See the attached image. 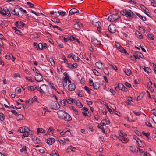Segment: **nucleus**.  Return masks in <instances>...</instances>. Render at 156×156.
<instances>
[{"instance_id":"864d4df0","label":"nucleus","mask_w":156,"mask_h":156,"mask_svg":"<svg viewBox=\"0 0 156 156\" xmlns=\"http://www.w3.org/2000/svg\"><path fill=\"white\" fill-rule=\"evenodd\" d=\"M27 4L30 7V8H33L34 6V5L33 4L29 2H27Z\"/></svg>"},{"instance_id":"0e129e2a","label":"nucleus","mask_w":156,"mask_h":156,"mask_svg":"<svg viewBox=\"0 0 156 156\" xmlns=\"http://www.w3.org/2000/svg\"><path fill=\"white\" fill-rule=\"evenodd\" d=\"M125 85L126 87H128L129 88H130L131 87V85L127 82H125Z\"/></svg>"},{"instance_id":"7ed1b4c3","label":"nucleus","mask_w":156,"mask_h":156,"mask_svg":"<svg viewBox=\"0 0 156 156\" xmlns=\"http://www.w3.org/2000/svg\"><path fill=\"white\" fill-rule=\"evenodd\" d=\"M40 89L41 90L43 91V93L45 94H48L49 93V91L48 90V87L46 84H43L40 87Z\"/></svg>"},{"instance_id":"393cba45","label":"nucleus","mask_w":156,"mask_h":156,"mask_svg":"<svg viewBox=\"0 0 156 156\" xmlns=\"http://www.w3.org/2000/svg\"><path fill=\"white\" fill-rule=\"evenodd\" d=\"M37 131L38 133H44L45 132V131L44 129L41 128H37Z\"/></svg>"},{"instance_id":"e433bc0d","label":"nucleus","mask_w":156,"mask_h":156,"mask_svg":"<svg viewBox=\"0 0 156 156\" xmlns=\"http://www.w3.org/2000/svg\"><path fill=\"white\" fill-rule=\"evenodd\" d=\"M138 145L140 147H144V143H143L140 140L139 142L138 143Z\"/></svg>"},{"instance_id":"69168bd1","label":"nucleus","mask_w":156,"mask_h":156,"mask_svg":"<svg viewBox=\"0 0 156 156\" xmlns=\"http://www.w3.org/2000/svg\"><path fill=\"white\" fill-rule=\"evenodd\" d=\"M24 131V129H23V127H20L18 129V131L21 133H23Z\"/></svg>"},{"instance_id":"de8ad7c7","label":"nucleus","mask_w":156,"mask_h":156,"mask_svg":"<svg viewBox=\"0 0 156 156\" xmlns=\"http://www.w3.org/2000/svg\"><path fill=\"white\" fill-rule=\"evenodd\" d=\"M21 90L20 88L17 87L16 89V92L18 94L21 93Z\"/></svg>"},{"instance_id":"9d476101","label":"nucleus","mask_w":156,"mask_h":156,"mask_svg":"<svg viewBox=\"0 0 156 156\" xmlns=\"http://www.w3.org/2000/svg\"><path fill=\"white\" fill-rule=\"evenodd\" d=\"M15 25L18 28L21 29L24 26L25 24L21 21H16Z\"/></svg>"},{"instance_id":"b1692460","label":"nucleus","mask_w":156,"mask_h":156,"mask_svg":"<svg viewBox=\"0 0 156 156\" xmlns=\"http://www.w3.org/2000/svg\"><path fill=\"white\" fill-rule=\"evenodd\" d=\"M136 34L138 36H137L138 38L139 39H143V36L138 31H136Z\"/></svg>"},{"instance_id":"4468645a","label":"nucleus","mask_w":156,"mask_h":156,"mask_svg":"<svg viewBox=\"0 0 156 156\" xmlns=\"http://www.w3.org/2000/svg\"><path fill=\"white\" fill-rule=\"evenodd\" d=\"M79 12V11L77 9L74 8L71 9L69 12L70 15H73L75 13H78Z\"/></svg>"},{"instance_id":"c85d7f7f","label":"nucleus","mask_w":156,"mask_h":156,"mask_svg":"<svg viewBox=\"0 0 156 156\" xmlns=\"http://www.w3.org/2000/svg\"><path fill=\"white\" fill-rule=\"evenodd\" d=\"M48 61L50 62L52 66H54L55 65V62L53 60V59L51 58H50L49 59H48Z\"/></svg>"},{"instance_id":"20e7f679","label":"nucleus","mask_w":156,"mask_h":156,"mask_svg":"<svg viewBox=\"0 0 156 156\" xmlns=\"http://www.w3.org/2000/svg\"><path fill=\"white\" fill-rule=\"evenodd\" d=\"M116 26L113 24H110L108 27V29L110 32L114 33L116 31Z\"/></svg>"},{"instance_id":"3c124183","label":"nucleus","mask_w":156,"mask_h":156,"mask_svg":"<svg viewBox=\"0 0 156 156\" xmlns=\"http://www.w3.org/2000/svg\"><path fill=\"white\" fill-rule=\"evenodd\" d=\"M133 112L134 114L138 116H140L141 113V112H136L135 111H133Z\"/></svg>"},{"instance_id":"338daca9","label":"nucleus","mask_w":156,"mask_h":156,"mask_svg":"<svg viewBox=\"0 0 156 156\" xmlns=\"http://www.w3.org/2000/svg\"><path fill=\"white\" fill-rule=\"evenodd\" d=\"M66 66L70 69H72V64L69 63H66Z\"/></svg>"},{"instance_id":"0eeeda50","label":"nucleus","mask_w":156,"mask_h":156,"mask_svg":"<svg viewBox=\"0 0 156 156\" xmlns=\"http://www.w3.org/2000/svg\"><path fill=\"white\" fill-rule=\"evenodd\" d=\"M123 14L125 15L127 17H130L132 16V14L133 15V13L131 10H125L123 11Z\"/></svg>"},{"instance_id":"bf43d9fd","label":"nucleus","mask_w":156,"mask_h":156,"mask_svg":"<svg viewBox=\"0 0 156 156\" xmlns=\"http://www.w3.org/2000/svg\"><path fill=\"white\" fill-rule=\"evenodd\" d=\"M5 15H7L9 17H10L11 16V14L9 10H8L7 12L6 11V12H5Z\"/></svg>"},{"instance_id":"c9c22d12","label":"nucleus","mask_w":156,"mask_h":156,"mask_svg":"<svg viewBox=\"0 0 156 156\" xmlns=\"http://www.w3.org/2000/svg\"><path fill=\"white\" fill-rule=\"evenodd\" d=\"M140 6L143 10L145 12H147V10H148L147 9L144 5H140Z\"/></svg>"},{"instance_id":"a18cd8bd","label":"nucleus","mask_w":156,"mask_h":156,"mask_svg":"<svg viewBox=\"0 0 156 156\" xmlns=\"http://www.w3.org/2000/svg\"><path fill=\"white\" fill-rule=\"evenodd\" d=\"M27 151V149H26V147L25 146H23V147L22 148V149H21L20 150V151L22 153L23 152V151Z\"/></svg>"},{"instance_id":"2f4dec72","label":"nucleus","mask_w":156,"mask_h":156,"mask_svg":"<svg viewBox=\"0 0 156 156\" xmlns=\"http://www.w3.org/2000/svg\"><path fill=\"white\" fill-rule=\"evenodd\" d=\"M72 59L75 61H79L80 60V59L77 56L74 55L72 57Z\"/></svg>"},{"instance_id":"4c0bfd02","label":"nucleus","mask_w":156,"mask_h":156,"mask_svg":"<svg viewBox=\"0 0 156 156\" xmlns=\"http://www.w3.org/2000/svg\"><path fill=\"white\" fill-rule=\"evenodd\" d=\"M130 151L133 153H134L136 151V149L135 146H131L130 147Z\"/></svg>"},{"instance_id":"72a5a7b5","label":"nucleus","mask_w":156,"mask_h":156,"mask_svg":"<svg viewBox=\"0 0 156 156\" xmlns=\"http://www.w3.org/2000/svg\"><path fill=\"white\" fill-rule=\"evenodd\" d=\"M76 149V148L75 147H73L72 146H69L67 149V150L70 149L71 151L75 152V150Z\"/></svg>"},{"instance_id":"5701e85b","label":"nucleus","mask_w":156,"mask_h":156,"mask_svg":"<svg viewBox=\"0 0 156 156\" xmlns=\"http://www.w3.org/2000/svg\"><path fill=\"white\" fill-rule=\"evenodd\" d=\"M37 88V87L36 86H29L28 87V90H30L31 91H34Z\"/></svg>"},{"instance_id":"412c9836","label":"nucleus","mask_w":156,"mask_h":156,"mask_svg":"<svg viewBox=\"0 0 156 156\" xmlns=\"http://www.w3.org/2000/svg\"><path fill=\"white\" fill-rule=\"evenodd\" d=\"M142 67L143 69H144L145 72H147L148 73H150L151 71V70L149 67H146L144 66H141V68Z\"/></svg>"},{"instance_id":"ea45409f","label":"nucleus","mask_w":156,"mask_h":156,"mask_svg":"<svg viewBox=\"0 0 156 156\" xmlns=\"http://www.w3.org/2000/svg\"><path fill=\"white\" fill-rule=\"evenodd\" d=\"M152 85V83L151 81H149L147 83V86L148 88H151V86Z\"/></svg>"},{"instance_id":"5fc2aeb1","label":"nucleus","mask_w":156,"mask_h":156,"mask_svg":"<svg viewBox=\"0 0 156 156\" xmlns=\"http://www.w3.org/2000/svg\"><path fill=\"white\" fill-rule=\"evenodd\" d=\"M58 12L59 13L58 16H59L60 15L61 16H65V12L63 11H61L60 12H59V11H58Z\"/></svg>"},{"instance_id":"052dcab7","label":"nucleus","mask_w":156,"mask_h":156,"mask_svg":"<svg viewBox=\"0 0 156 156\" xmlns=\"http://www.w3.org/2000/svg\"><path fill=\"white\" fill-rule=\"evenodd\" d=\"M84 89L89 94L90 93V91L89 90L87 86H85L84 87Z\"/></svg>"},{"instance_id":"2eb2a0df","label":"nucleus","mask_w":156,"mask_h":156,"mask_svg":"<svg viewBox=\"0 0 156 156\" xmlns=\"http://www.w3.org/2000/svg\"><path fill=\"white\" fill-rule=\"evenodd\" d=\"M43 76L41 74L37 75L36 77L35 78V80L37 82H40L43 80Z\"/></svg>"},{"instance_id":"423d86ee","label":"nucleus","mask_w":156,"mask_h":156,"mask_svg":"<svg viewBox=\"0 0 156 156\" xmlns=\"http://www.w3.org/2000/svg\"><path fill=\"white\" fill-rule=\"evenodd\" d=\"M95 65L98 69H104L105 67L104 64L101 62H97L95 64Z\"/></svg>"},{"instance_id":"6e6552de","label":"nucleus","mask_w":156,"mask_h":156,"mask_svg":"<svg viewBox=\"0 0 156 156\" xmlns=\"http://www.w3.org/2000/svg\"><path fill=\"white\" fill-rule=\"evenodd\" d=\"M66 113L67 112L63 110H59L57 112L59 117L62 119L63 118L64 116L66 114Z\"/></svg>"},{"instance_id":"f3484780","label":"nucleus","mask_w":156,"mask_h":156,"mask_svg":"<svg viewBox=\"0 0 156 156\" xmlns=\"http://www.w3.org/2000/svg\"><path fill=\"white\" fill-rule=\"evenodd\" d=\"M119 50L121 52L125 53L126 55H128L129 54L127 53L126 50L122 46L119 48Z\"/></svg>"},{"instance_id":"cd10ccee","label":"nucleus","mask_w":156,"mask_h":156,"mask_svg":"<svg viewBox=\"0 0 156 156\" xmlns=\"http://www.w3.org/2000/svg\"><path fill=\"white\" fill-rule=\"evenodd\" d=\"M76 105L80 108H81L83 107V105L79 101V100L76 101Z\"/></svg>"},{"instance_id":"37998d69","label":"nucleus","mask_w":156,"mask_h":156,"mask_svg":"<svg viewBox=\"0 0 156 156\" xmlns=\"http://www.w3.org/2000/svg\"><path fill=\"white\" fill-rule=\"evenodd\" d=\"M118 87H119V89L122 90L124 86L122 84L120 83L118 84Z\"/></svg>"},{"instance_id":"f8f14e48","label":"nucleus","mask_w":156,"mask_h":156,"mask_svg":"<svg viewBox=\"0 0 156 156\" xmlns=\"http://www.w3.org/2000/svg\"><path fill=\"white\" fill-rule=\"evenodd\" d=\"M30 131L29 129L27 127H24V131L23 132V136L25 137H27L28 136L29 134L28 133V131Z\"/></svg>"},{"instance_id":"58836bf2","label":"nucleus","mask_w":156,"mask_h":156,"mask_svg":"<svg viewBox=\"0 0 156 156\" xmlns=\"http://www.w3.org/2000/svg\"><path fill=\"white\" fill-rule=\"evenodd\" d=\"M63 80H64V82L63 83V86L64 87H65L67 85V82L68 79H63Z\"/></svg>"},{"instance_id":"a211bd4d","label":"nucleus","mask_w":156,"mask_h":156,"mask_svg":"<svg viewBox=\"0 0 156 156\" xmlns=\"http://www.w3.org/2000/svg\"><path fill=\"white\" fill-rule=\"evenodd\" d=\"M92 43L93 44H96L99 45H101V44L99 41H98L97 39H94L92 40Z\"/></svg>"},{"instance_id":"603ef678","label":"nucleus","mask_w":156,"mask_h":156,"mask_svg":"<svg viewBox=\"0 0 156 156\" xmlns=\"http://www.w3.org/2000/svg\"><path fill=\"white\" fill-rule=\"evenodd\" d=\"M139 28L140 30H141L142 31L143 33H144L145 32V29L143 27H142L140 26H139Z\"/></svg>"},{"instance_id":"1a4fd4ad","label":"nucleus","mask_w":156,"mask_h":156,"mask_svg":"<svg viewBox=\"0 0 156 156\" xmlns=\"http://www.w3.org/2000/svg\"><path fill=\"white\" fill-rule=\"evenodd\" d=\"M62 119L66 121H70L72 119V118L71 116L67 113L63 117V118H62Z\"/></svg>"},{"instance_id":"473e14b6","label":"nucleus","mask_w":156,"mask_h":156,"mask_svg":"<svg viewBox=\"0 0 156 156\" xmlns=\"http://www.w3.org/2000/svg\"><path fill=\"white\" fill-rule=\"evenodd\" d=\"M73 28L77 30H79L80 28V26L78 23H76L74 25Z\"/></svg>"},{"instance_id":"4be33fe9","label":"nucleus","mask_w":156,"mask_h":156,"mask_svg":"<svg viewBox=\"0 0 156 156\" xmlns=\"http://www.w3.org/2000/svg\"><path fill=\"white\" fill-rule=\"evenodd\" d=\"M65 100H66L67 103H69L70 104L75 103V100H74L73 99H71V98H70V99H66Z\"/></svg>"},{"instance_id":"8fccbe9b","label":"nucleus","mask_w":156,"mask_h":156,"mask_svg":"<svg viewBox=\"0 0 156 156\" xmlns=\"http://www.w3.org/2000/svg\"><path fill=\"white\" fill-rule=\"evenodd\" d=\"M131 58L132 60H133L134 61H136V57L135 55L134 54V55H133L132 56H131Z\"/></svg>"},{"instance_id":"6ab92c4d","label":"nucleus","mask_w":156,"mask_h":156,"mask_svg":"<svg viewBox=\"0 0 156 156\" xmlns=\"http://www.w3.org/2000/svg\"><path fill=\"white\" fill-rule=\"evenodd\" d=\"M33 141L35 143L39 144H42V142L39 139H38L37 137H35V138H34Z\"/></svg>"},{"instance_id":"a878e982","label":"nucleus","mask_w":156,"mask_h":156,"mask_svg":"<svg viewBox=\"0 0 156 156\" xmlns=\"http://www.w3.org/2000/svg\"><path fill=\"white\" fill-rule=\"evenodd\" d=\"M123 71L128 76H129L131 73V71L130 69H124Z\"/></svg>"},{"instance_id":"6e6d98bb","label":"nucleus","mask_w":156,"mask_h":156,"mask_svg":"<svg viewBox=\"0 0 156 156\" xmlns=\"http://www.w3.org/2000/svg\"><path fill=\"white\" fill-rule=\"evenodd\" d=\"M15 32L16 34L20 35H22V33L21 31L18 29L16 30Z\"/></svg>"},{"instance_id":"13d9d810","label":"nucleus","mask_w":156,"mask_h":156,"mask_svg":"<svg viewBox=\"0 0 156 156\" xmlns=\"http://www.w3.org/2000/svg\"><path fill=\"white\" fill-rule=\"evenodd\" d=\"M72 69L76 68L77 67V64L76 63H73V64H72Z\"/></svg>"},{"instance_id":"aec40b11","label":"nucleus","mask_w":156,"mask_h":156,"mask_svg":"<svg viewBox=\"0 0 156 156\" xmlns=\"http://www.w3.org/2000/svg\"><path fill=\"white\" fill-rule=\"evenodd\" d=\"M93 86L95 89L98 90L100 87V84L98 82H95Z\"/></svg>"},{"instance_id":"774afa93","label":"nucleus","mask_w":156,"mask_h":156,"mask_svg":"<svg viewBox=\"0 0 156 156\" xmlns=\"http://www.w3.org/2000/svg\"><path fill=\"white\" fill-rule=\"evenodd\" d=\"M115 46H116V47H117V48H118V49H119V48L120 47H121V46L120 45V44L118 43V42H115Z\"/></svg>"},{"instance_id":"7c9ffc66","label":"nucleus","mask_w":156,"mask_h":156,"mask_svg":"<svg viewBox=\"0 0 156 156\" xmlns=\"http://www.w3.org/2000/svg\"><path fill=\"white\" fill-rule=\"evenodd\" d=\"M39 49L41 50L44 49V48H43V45L42 43L39 44L38 45L37 48L36 49L37 50H38Z\"/></svg>"},{"instance_id":"49530a36","label":"nucleus","mask_w":156,"mask_h":156,"mask_svg":"<svg viewBox=\"0 0 156 156\" xmlns=\"http://www.w3.org/2000/svg\"><path fill=\"white\" fill-rule=\"evenodd\" d=\"M26 79L27 80L29 81L30 82H33L34 80H32V78L31 77H26Z\"/></svg>"},{"instance_id":"79ce46f5","label":"nucleus","mask_w":156,"mask_h":156,"mask_svg":"<svg viewBox=\"0 0 156 156\" xmlns=\"http://www.w3.org/2000/svg\"><path fill=\"white\" fill-rule=\"evenodd\" d=\"M93 73L94 74L96 75V76H99L100 75V73L98 72L97 70H96L95 69H94L93 70Z\"/></svg>"},{"instance_id":"09e8293b","label":"nucleus","mask_w":156,"mask_h":156,"mask_svg":"<svg viewBox=\"0 0 156 156\" xmlns=\"http://www.w3.org/2000/svg\"><path fill=\"white\" fill-rule=\"evenodd\" d=\"M148 37L150 38L151 40H153L154 39V37L153 35L150 34H148Z\"/></svg>"},{"instance_id":"e2e57ef3","label":"nucleus","mask_w":156,"mask_h":156,"mask_svg":"<svg viewBox=\"0 0 156 156\" xmlns=\"http://www.w3.org/2000/svg\"><path fill=\"white\" fill-rule=\"evenodd\" d=\"M110 66L112 67V69H113L114 70H117V69H118L117 68V67L115 65H110Z\"/></svg>"},{"instance_id":"39448f33","label":"nucleus","mask_w":156,"mask_h":156,"mask_svg":"<svg viewBox=\"0 0 156 156\" xmlns=\"http://www.w3.org/2000/svg\"><path fill=\"white\" fill-rule=\"evenodd\" d=\"M92 24L93 25L97 27L98 31L100 32L101 27V23L99 21L97 22L94 20H93L92 22Z\"/></svg>"},{"instance_id":"a19ab883","label":"nucleus","mask_w":156,"mask_h":156,"mask_svg":"<svg viewBox=\"0 0 156 156\" xmlns=\"http://www.w3.org/2000/svg\"><path fill=\"white\" fill-rule=\"evenodd\" d=\"M69 132H70L69 130H67V131H64V130L60 133V134L61 136H62V135H64L66 133H69Z\"/></svg>"},{"instance_id":"dca6fc26","label":"nucleus","mask_w":156,"mask_h":156,"mask_svg":"<svg viewBox=\"0 0 156 156\" xmlns=\"http://www.w3.org/2000/svg\"><path fill=\"white\" fill-rule=\"evenodd\" d=\"M68 87L70 91H73L76 88L75 84L73 83L72 84L71 83L69 84L68 86Z\"/></svg>"},{"instance_id":"680f3d73","label":"nucleus","mask_w":156,"mask_h":156,"mask_svg":"<svg viewBox=\"0 0 156 156\" xmlns=\"http://www.w3.org/2000/svg\"><path fill=\"white\" fill-rule=\"evenodd\" d=\"M18 118L19 119L23 120L24 119V118L23 115L21 114L19 115H18Z\"/></svg>"},{"instance_id":"4d7b16f0","label":"nucleus","mask_w":156,"mask_h":156,"mask_svg":"<svg viewBox=\"0 0 156 156\" xmlns=\"http://www.w3.org/2000/svg\"><path fill=\"white\" fill-rule=\"evenodd\" d=\"M98 128L101 129L102 130L103 133L105 132V130L103 127L101 126H100L99 125H98Z\"/></svg>"},{"instance_id":"bb28decb","label":"nucleus","mask_w":156,"mask_h":156,"mask_svg":"<svg viewBox=\"0 0 156 156\" xmlns=\"http://www.w3.org/2000/svg\"><path fill=\"white\" fill-rule=\"evenodd\" d=\"M144 92H142L138 96L137 99L139 100H141L143 98V96L145 94Z\"/></svg>"},{"instance_id":"c03bdc74","label":"nucleus","mask_w":156,"mask_h":156,"mask_svg":"<svg viewBox=\"0 0 156 156\" xmlns=\"http://www.w3.org/2000/svg\"><path fill=\"white\" fill-rule=\"evenodd\" d=\"M142 134L144 135L146 137L147 139L149 138V136L150 135L149 133H146L144 131H143L142 132Z\"/></svg>"},{"instance_id":"f03ea898","label":"nucleus","mask_w":156,"mask_h":156,"mask_svg":"<svg viewBox=\"0 0 156 156\" xmlns=\"http://www.w3.org/2000/svg\"><path fill=\"white\" fill-rule=\"evenodd\" d=\"M120 17L118 16L117 13L116 14H112L110 15L108 18V19L111 22H114L116 20H117Z\"/></svg>"},{"instance_id":"c756f323","label":"nucleus","mask_w":156,"mask_h":156,"mask_svg":"<svg viewBox=\"0 0 156 156\" xmlns=\"http://www.w3.org/2000/svg\"><path fill=\"white\" fill-rule=\"evenodd\" d=\"M33 101V99H29L26 101V103L28 105H30L32 104Z\"/></svg>"},{"instance_id":"9b49d317","label":"nucleus","mask_w":156,"mask_h":156,"mask_svg":"<svg viewBox=\"0 0 156 156\" xmlns=\"http://www.w3.org/2000/svg\"><path fill=\"white\" fill-rule=\"evenodd\" d=\"M46 140L47 143L49 145H52L55 141V139L53 138H49Z\"/></svg>"},{"instance_id":"ddd939ff","label":"nucleus","mask_w":156,"mask_h":156,"mask_svg":"<svg viewBox=\"0 0 156 156\" xmlns=\"http://www.w3.org/2000/svg\"><path fill=\"white\" fill-rule=\"evenodd\" d=\"M134 54H135V55L136 57V58H143L144 57L143 55L141 52H140L135 51Z\"/></svg>"},{"instance_id":"f257e3e1","label":"nucleus","mask_w":156,"mask_h":156,"mask_svg":"<svg viewBox=\"0 0 156 156\" xmlns=\"http://www.w3.org/2000/svg\"><path fill=\"white\" fill-rule=\"evenodd\" d=\"M22 10V8H19L18 6H17L15 8L14 10L12 11L11 13L12 14L17 16L19 17H21L23 14Z\"/></svg>"},{"instance_id":"f704fd0d","label":"nucleus","mask_w":156,"mask_h":156,"mask_svg":"<svg viewBox=\"0 0 156 156\" xmlns=\"http://www.w3.org/2000/svg\"><path fill=\"white\" fill-rule=\"evenodd\" d=\"M5 119L4 115L2 113H0V120L3 121Z\"/></svg>"}]
</instances>
